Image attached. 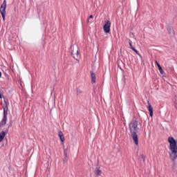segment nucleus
Masks as SVG:
<instances>
[{"label": "nucleus", "instance_id": "f257e3e1", "mask_svg": "<svg viewBox=\"0 0 177 177\" xmlns=\"http://www.w3.org/2000/svg\"><path fill=\"white\" fill-rule=\"evenodd\" d=\"M169 143V156L171 161H175L177 159V141L174 137H169L167 139Z\"/></svg>", "mask_w": 177, "mask_h": 177}, {"label": "nucleus", "instance_id": "f03ea898", "mask_svg": "<svg viewBox=\"0 0 177 177\" xmlns=\"http://www.w3.org/2000/svg\"><path fill=\"white\" fill-rule=\"evenodd\" d=\"M138 121L136 120H133L129 124L130 135L136 146H138L139 145V139L138 138V131L139 128H138Z\"/></svg>", "mask_w": 177, "mask_h": 177}, {"label": "nucleus", "instance_id": "7ed1b4c3", "mask_svg": "<svg viewBox=\"0 0 177 177\" xmlns=\"http://www.w3.org/2000/svg\"><path fill=\"white\" fill-rule=\"evenodd\" d=\"M0 13L3 17V21H5V15L6 13V0H4L1 6Z\"/></svg>", "mask_w": 177, "mask_h": 177}, {"label": "nucleus", "instance_id": "20e7f679", "mask_svg": "<svg viewBox=\"0 0 177 177\" xmlns=\"http://www.w3.org/2000/svg\"><path fill=\"white\" fill-rule=\"evenodd\" d=\"M111 27V22L109 20L105 21L103 26L104 32H105V34H109V32H110Z\"/></svg>", "mask_w": 177, "mask_h": 177}, {"label": "nucleus", "instance_id": "39448f33", "mask_svg": "<svg viewBox=\"0 0 177 177\" xmlns=\"http://www.w3.org/2000/svg\"><path fill=\"white\" fill-rule=\"evenodd\" d=\"M72 56L73 59H75V60H78V57H80V53L78 52V46H75L73 47Z\"/></svg>", "mask_w": 177, "mask_h": 177}, {"label": "nucleus", "instance_id": "423d86ee", "mask_svg": "<svg viewBox=\"0 0 177 177\" xmlns=\"http://www.w3.org/2000/svg\"><path fill=\"white\" fill-rule=\"evenodd\" d=\"M8 106V100H4V103L3 104V114H8V110H9Z\"/></svg>", "mask_w": 177, "mask_h": 177}, {"label": "nucleus", "instance_id": "0eeeda50", "mask_svg": "<svg viewBox=\"0 0 177 177\" xmlns=\"http://www.w3.org/2000/svg\"><path fill=\"white\" fill-rule=\"evenodd\" d=\"M167 30L169 35H171V37H175V30H174V28H172L171 26H167Z\"/></svg>", "mask_w": 177, "mask_h": 177}, {"label": "nucleus", "instance_id": "6e6552de", "mask_svg": "<svg viewBox=\"0 0 177 177\" xmlns=\"http://www.w3.org/2000/svg\"><path fill=\"white\" fill-rule=\"evenodd\" d=\"M94 174L95 176H100L102 175V170H100V167H96L94 169Z\"/></svg>", "mask_w": 177, "mask_h": 177}, {"label": "nucleus", "instance_id": "1a4fd4ad", "mask_svg": "<svg viewBox=\"0 0 177 177\" xmlns=\"http://www.w3.org/2000/svg\"><path fill=\"white\" fill-rule=\"evenodd\" d=\"M7 115L8 114L3 113V118L1 121V125H6V121L8 120Z\"/></svg>", "mask_w": 177, "mask_h": 177}, {"label": "nucleus", "instance_id": "9d476101", "mask_svg": "<svg viewBox=\"0 0 177 177\" xmlns=\"http://www.w3.org/2000/svg\"><path fill=\"white\" fill-rule=\"evenodd\" d=\"M91 82L92 84H95V82H96V75H95L93 72H91Z\"/></svg>", "mask_w": 177, "mask_h": 177}, {"label": "nucleus", "instance_id": "9b49d317", "mask_svg": "<svg viewBox=\"0 0 177 177\" xmlns=\"http://www.w3.org/2000/svg\"><path fill=\"white\" fill-rule=\"evenodd\" d=\"M129 44L130 46V49H132L133 50V52H135V53H136V55H139V51H138V50L135 49V48H133V46H132V42L129 41Z\"/></svg>", "mask_w": 177, "mask_h": 177}, {"label": "nucleus", "instance_id": "f8f14e48", "mask_svg": "<svg viewBox=\"0 0 177 177\" xmlns=\"http://www.w3.org/2000/svg\"><path fill=\"white\" fill-rule=\"evenodd\" d=\"M148 110L149 111L150 117H153V106L150 104H149Z\"/></svg>", "mask_w": 177, "mask_h": 177}, {"label": "nucleus", "instance_id": "ddd939ff", "mask_svg": "<svg viewBox=\"0 0 177 177\" xmlns=\"http://www.w3.org/2000/svg\"><path fill=\"white\" fill-rule=\"evenodd\" d=\"M158 68L160 73V74H164V71H162V68L161 67V65L160 64L157 63Z\"/></svg>", "mask_w": 177, "mask_h": 177}, {"label": "nucleus", "instance_id": "4468645a", "mask_svg": "<svg viewBox=\"0 0 177 177\" xmlns=\"http://www.w3.org/2000/svg\"><path fill=\"white\" fill-rule=\"evenodd\" d=\"M59 136L60 138L61 142H64V136H63V133L62 131L59 132Z\"/></svg>", "mask_w": 177, "mask_h": 177}, {"label": "nucleus", "instance_id": "2eb2a0df", "mask_svg": "<svg viewBox=\"0 0 177 177\" xmlns=\"http://www.w3.org/2000/svg\"><path fill=\"white\" fill-rule=\"evenodd\" d=\"M5 135L6 133H4V131H2L1 133H0V142L3 140V138H5Z\"/></svg>", "mask_w": 177, "mask_h": 177}, {"label": "nucleus", "instance_id": "dca6fc26", "mask_svg": "<svg viewBox=\"0 0 177 177\" xmlns=\"http://www.w3.org/2000/svg\"><path fill=\"white\" fill-rule=\"evenodd\" d=\"M140 158H141L143 160H145V159L146 158V156H145V155L142 154V155H140Z\"/></svg>", "mask_w": 177, "mask_h": 177}, {"label": "nucleus", "instance_id": "f3484780", "mask_svg": "<svg viewBox=\"0 0 177 177\" xmlns=\"http://www.w3.org/2000/svg\"><path fill=\"white\" fill-rule=\"evenodd\" d=\"M77 95H80V93H82V91L80 89L77 90Z\"/></svg>", "mask_w": 177, "mask_h": 177}, {"label": "nucleus", "instance_id": "a211bd4d", "mask_svg": "<svg viewBox=\"0 0 177 177\" xmlns=\"http://www.w3.org/2000/svg\"><path fill=\"white\" fill-rule=\"evenodd\" d=\"M89 19H93V15H90L88 19L87 20V23H89Z\"/></svg>", "mask_w": 177, "mask_h": 177}, {"label": "nucleus", "instance_id": "6ab92c4d", "mask_svg": "<svg viewBox=\"0 0 177 177\" xmlns=\"http://www.w3.org/2000/svg\"><path fill=\"white\" fill-rule=\"evenodd\" d=\"M2 77V73L0 72V77Z\"/></svg>", "mask_w": 177, "mask_h": 177}, {"label": "nucleus", "instance_id": "aec40b11", "mask_svg": "<svg viewBox=\"0 0 177 177\" xmlns=\"http://www.w3.org/2000/svg\"><path fill=\"white\" fill-rule=\"evenodd\" d=\"M0 99H2V95H1V93H0Z\"/></svg>", "mask_w": 177, "mask_h": 177}, {"label": "nucleus", "instance_id": "412c9836", "mask_svg": "<svg viewBox=\"0 0 177 177\" xmlns=\"http://www.w3.org/2000/svg\"><path fill=\"white\" fill-rule=\"evenodd\" d=\"M157 63H158L157 61H156V64H157Z\"/></svg>", "mask_w": 177, "mask_h": 177}]
</instances>
